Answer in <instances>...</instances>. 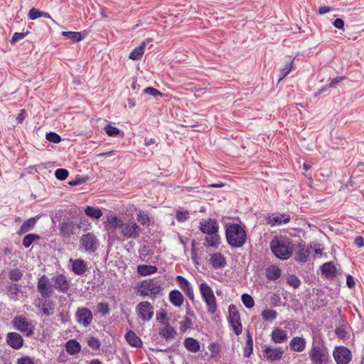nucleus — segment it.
<instances>
[{"mask_svg": "<svg viewBox=\"0 0 364 364\" xmlns=\"http://www.w3.org/2000/svg\"><path fill=\"white\" fill-rule=\"evenodd\" d=\"M105 226L109 230H118L124 239H136L142 232L134 220H124L111 211L106 215Z\"/></svg>", "mask_w": 364, "mask_h": 364, "instance_id": "obj_1", "label": "nucleus"}, {"mask_svg": "<svg viewBox=\"0 0 364 364\" xmlns=\"http://www.w3.org/2000/svg\"><path fill=\"white\" fill-rule=\"evenodd\" d=\"M270 249L276 257L287 260L292 255L294 244L287 237L275 236L270 242Z\"/></svg>", "mask_w": 364, "mask_h": 364, "instance_id": "obj_2", "label": "nucleus"}, {"mask_svg": "<svg viewBox=\"0 0 364 364\" xmlns=\"http://www.w3.org/2000/svg\"><path fill=\"white\" fill-rule=\"evenodd\" d=\"M225 237L228 244L233 248L242 247L247 238L245 228L237 223H230L225 226Z\"/></svg>", "mask_w": 364, "mask_h": 364, "instance_id": "obj_3", "label": "nucleus"}, {"mask_svg": "<svg viewBox=\"0 0 364 364\" xmlns=\"http://www.w3.org/2000/svg\"><path fill=\"white\" fill-rule=\"evenodd\" d=\"M163 283L162 279L158 277L144 279L138 284L137 292L142 297L154 299L163 294Z\"/></svg>", "mask_w": 364, "mask_h": 364, "instance_id": "obj_4", "label": "nucleus"}, {"mask_svg": "<svg viewBox=\"0 0 364 364\" xmlns=\"http://www.w3.org/2000/svg\"><path fill=\"white\" fill-rule=\"evenodd\" d=\"M199 290L207 306L208 312L210 314H214L217 311L218 306L213 289L207 283L203 282L199 285Z\"/></svg>", "mask_w": 364, "mask_h": 364, "instance_id": "obj_5", "label": "nucleus"}, {"mask_svg": "<svg viewBox=\"0 0 364 364\" xmlns=\"http://www.w3.org/2000/svg\"><path fill=\"white\" fill-rule=\"evenodd\" d=\"M11 323L14 328L25 336L30 337L34 333V326L23 316H15Z\"/></svg>", "mask_w": 364, "mask_h": 364, "instance_id": "obj_6", "label": "nucleus"}, {"mask_svg": "<svg viewBox=\"0 0 364 364\" xmlns=\"http://www.w3.org/2000/svg\"><path fill=\"white\" fill-rule=\"evenodd\" d=\"M80 247L89 254L96 252L100 244L97 236L92 232L83 235L80 238Z\"/></svg>", "mask_w": 364, "mask_h": 364, "instance_id": "obj_7", "label": "nucleus"}, {"mask_svg": "<svg viewBox=\"0 0 364 364\" xmlns=\"http://www.w3.org/2000/svg\"><path fill=\"white\" fill-rule=\"evenodd\" d=\"M136 312L142 321H149L154 316V308L149 301H143L136 305Z\"/></svg>", "mask_w": 364, "mask_h": 364, "instance_id": "obj_8", "label": "nucleus"}, {"mask_svg": "<svg viewBox=\"0 0 364 364\" xmlns=\"http://www.w3.org/2000/svg\"><path fill=\"white\" fill-rule=\"evenodd\" d=\"M35 306L39 309L41 316H50L54 314L55 303L49 298H38Z\"/></svg>", "mask_w": 364, "mask_h": 364, "instance_id": "obj_9", "label": "nucleus"}, {"mask_svg": "<svg viewBox=\"0 0 364 364\" xmlns=\"http://www.w3.org/2000/svg\"><path fill=\"white\" fill-rule=\"evenodd\" d=\"M37 290L43 298H50L54 293V287L50 283L48 277L43 274L38 278L37 282Z\"/></svg>", "mask_w": 364, "mask_h": 364, "instance_id": "obj_10", "label": "nucleus"}, {"mask_svg": "<svg viewBox=\"0 0 364 364\" xmlns=\"http://www.w3.org/2000/svg\"><path fill=\"white\" fill-rule=\"evenodd\" d=\"M327 357L326 348L323 345L313 344L309 351V358L312 364H323Z\"/></svg>", "mask_w": 364, "mask_h": 364, "instance_id": "obj_11", "label": "nucleus"}, {"mask_svg": "<svg viewBox=\"0 0 364 364\" xmlns=\"http://www.w3.org/2000/svg\"><path fill=\"white\" fill-rule=\"evenodd\" d=\"M229 320L230 325L237 336L242 333V327L240 321V316L235 305L231 304L228 307Z\"/></svg>", "mask_w": 364, "mask_h": 364, "instance_id": "obj_12", "label": "nucleus"}, {"mask_svg": "<svg viewBox=\"0 0 364 364\" xmlns=\"http://www.w3.org/2000/svg\"><path fill=\"white\" fill-rule=\"evenodd\" d=\"M75 319L78 323L81 324L84 327H87L92 323L93 320V315L89 309L81 307L77 309L75 313Z\"/></svg>", "mask_w": 364, "mask_h": 364, "instance_id": "obj_13", "label": "nucleus"}, {"mask_svg": "<svg viewBox=\"0 0 364 364\" xmlns=\"http://www.w3.org/2000/svg\"><path fill=\"white\" fill-rule=\"evenodd\" d=\"M53 287L60 292L66 293L70 287V281L63 274H58L53 277Z\"/></svg>", "mask_w": 364, "mask_h": 364, "instance_id": "obj_14", "label": "nucleus"}, {"mask_svg": "<svg viewBox=\"0 0 364 364\" xmlns=\"http://www.w3.org/2000/svg\"><path fill=\"white\" fill-rule=\"evenodd\" d=\"M333 358L337 364H348L351 360V353L346 347L339 346L333 352Z\"/></svg>", "mask_w": 364, "mask_h": 364, "instance_id": "obj_15", "label": "nucleus"}, {"mask_svg": "<svg viewBox=\"0 0 364 364\" xmlns=\"http://www.w3.org/2000/svg\"><path fill=\"white\" fill-rule=\"evenodd\" d=\"M199 229L205 235H212L218 232L219 225L215 219H203L200 221Z\"/></svg>", "mask_w": 364, "mask_h": 364, "instance_id": "obj_16", "label": "nucleus"}, {"mask_svg": "<svg viewBox=\"0 0 364 364\" xmlns=\"http://www.w3.org/2000/svg\"><path fill=\"white\" fill-rule=\"evenodd\" d=\"M284 354V350L281 347H271L269 346H264L263 350L264 357L269 361H275L280 359Z\"/></svg>", "mask_w": 364, "mask_h": 364, "instance_id": "obj_17", "label": "nucleus"}, {"mask_svg": "<svg viewBox=\"0 0 364 364\" xmlns=\"http://www.w3.org/2000/svg\"><path fill=\"white\" fill-rule=\"evenodd\" d=\"M311 247H306L302 244L294 245L295 259L299 262H306L311 253Z\"/></svg>", "mask_w": 364, "mask_h": 364, "instance_id": "obj_18", "label": "nucleus"}, {"mask_svg": "<svg viewBox=\"0 0 364 364\" xmlns=\"http://www.w3.org/2000/svg\"><path fill=\"white\" fill-rule=\"evenodd\" d=\"M23 338L18 333L9 332L6 335L7 344L14 349L18 350L23 346Z\"/></svg>", "mask_w": 364, "mask_h": 364, "instance_id": "obj_19", "label": "nucleus"}, {"mask_svg": "<svg viewBox=\"0 0 364 364\" xmlns=\"http://www.w3.org/2000/svg\"><path fill=\"white\" fill-rule=\"evenodd\" d=\"M209 257V264L215 269H223L227 264L225 257L220 252L210 254Z\"/></svg>", "mask_w": 364, "mask_h": 364, "instance_id": "obj_20", "label": "nucleus"}, {"mask_svg": "<svg viewBox=\"0 0 364 364\" xmlns=\"http://www.w3.org/2000/svg\"><path fill=\"white\" fill-rule=\"evenodd\" d=\"M69 262L72 265V271L76 275H83L87 270V264L82 259H70Z\"/></svg>", "mask_w": 364, "mask_h": 364, "instance_id": "obj_21", "label": "nucleus"}, {"mask_svg": "<svg viewBox=\"0 0 364 364\" xmlns=\"http://www.w3.org/2000/svg\"><path fill=\"white\" fill-rule=\"evenodd\" d=\"M176 281L178 283L181 289L185 292L188 299L191 301H193L194 292L190 282L181 275H178L176 277Z\"/></svg>", "mask_w": 364, "mask_h": 364, "instance_id": "obj_22", "label": "nucleus"}, {"mask_svg": "<svg viewBox=\"0 0 364 364\" xmlns=\"http://www.w3.org/2000/svg\"><path fill=\"white\" fill-rule=\"evenodd\" d=\"M290 221V216L288 214L269 215L267 219V223L271 226L281 225L282 224H287Z\"/></svg>", "mask_w": 364, "mask_h": 364, "instance_id": "obj_23", "label": "nucleus"}, {"mask_svg": "<svg viewBox=\"0 0 364 364\" xmlns=\"http://www.w3.org/2000/svg\"><path fill=\"white\" fill-rule=\"evenodd\" d=\"M39 216H36L33 218H30L24 221V223L21 225L17 234L18 235H22L23 234L28 232L32 230L38 221Z\"/></svg>", "mask_w": 364, "mask_h": 364, "instance_id": "obj_24", "label": "nucleus"}, {"mask_svg": "<svg viewBox=\"0 0 364 364\" xmlns=\"http://www.w3.org/2000/svg\"><path fill=\"white\" fill-rule=\"evenodd\" d=\"M151 38H147L139 46L135 48L130 53L129 58L133 60H139L141 59L144 53V48L147 43L151 42Z\"/></svg>", "mask_w": 364, "mask_h": 364, "instance_id": "obj_25", "label": "nucleus"}, {"mask_svg": "<svg viewBox=\"0 0 364 364\" xmlns=\"http://www.w3.org/2000/svg\"><path fill=\"white\" fill-rule=\"evenodd\" d=\"M204 245L207 247H210L215 249L218 248L220 242V237L218 232L212 235H206L204 238Z\"/></svg>", "mask_w": 364, "mask_h": 364, "instance_id": "obj_26", "label": "nucleus"}, {"mask_svg": "<svg viewBox=\"0 0 364 364\" xmlns=\"http://www.w3.org/2000/svg\"><path fill=\"white\" fill-rule=\"evenodd\" d=\"M168 299L170 302L176 307L183 305L184 298L183 294L178 290H172L169 292Z\"/></svg>", "mask_w": 364, "mask_h": 364, "instance_id": "obj_27", "label": "nucleus"}, {"mask_svg": "<svg viewBox=\"0 0 364 364\" xmlns=\"http://www.w3.org/2000/svg\"><path fill=\"white\" fill-rule=\"evenodd\" d=\"M306 343V340L304 338L296 336L291 340L289 346L294 351L301 352L305 349Z\"/></svg>", "mask_w": 364, "mask_h": 364, "instance_id": "obj_28", "label": "nucleus"}, {"mask_svg": "<svg viewBox=\"0 0 364 364\" xmlns=\"http://www.w3.org/2000/svg\"><path fill=\"white\" fill-rule=\"evenodd\" d=\"M67 353L71 355H75L80 352L81 345L75 339L69 340L65 345Z\"/></svg>", "mask_w": 364, "mask_h": 364, "instance_id": "obj_29", "label": "nucleus"}, {"mask_svg": "<svg viewBox=\"0 0 364 364\" xmlns=\"http://www.w3.org/2000/svg\"><path fill=\"white\" fill-rule=\"evenodd\" d=\"M271 338L275 343H282L287 340V334L286 331L277 328L272 331Z\"/></svg>", "mask_w": 364, "mask_h": 364, "instance_id": "obj_30", "label": "nucleus"}, {"mask_svg": "<svg viewBox=\"0 0 364 364\" xmlns=\"http://www.w3.org/2000/svg\"><path fill=\"white\" fill-rule=\"evenodd\" d=\"M322 275L326 278H332L336 275V269L331 262H326L321 267Z\"/></svg>", "mask_w": 364, "mask_h": 364, "instance_id": "obj_31", "label": "nucleus"}, {"mask_svg": "<svg viewBox=\"0 0 364 364\" xmlns=\"http://www.w3.org/2000/svg\"><path fill=\"white\" fill-rule=\"evenodd\" d=\"M125 338L127 341V343L132 346H134V347H136V348H139V347H141L142 346V341L140 339V338L136 335V333L134 332H133L132 331H129L126 334H125Z\"/></svg>", "mask_w": 364, "mask_h": 364, "instance_id": "obj_32", "label": "nucleus"}, {"mask_svg": "<svg viewBox=\"0 0 364 364\" xmlns=\"http://www.w3.org/2000/svg\"><path fill=\"white\" fill-rule=\"evenodd\" d=\"M184 346L191 353H197L200 350V343L199 342L193 338H186L184 340Z\"/></svg>", "mask_w": 364, "mask_h": 364, "instance_id": "obj_33", "label": "nucleus"}, {"mask_svg": "<svg viewBox=\"0 0 364 364\" xmlns=\"http://www.w3.org/2000/svg\"><path fill=\"white\" fill-rule=\"evenodd\" d=\"M158 268L154 265L140 264L137 267V272L141 276H147L154 274Z\"/></svg>", "mask_w": 364, "mask_h": 364, "instance_id": "obj_34", "label": "nucleus"}, {"mask_svg": "<svg viewBox=\"0 0 364 364\" xmlns=\"http://www.w3.org/2000/svg\"><path fill=\"white\" fill-rule=\"evenodd\" d=\"M280 276L281 270L278 267L275 265H271L267 268L266 277L269 280H276L279 279Z\"/></svg>", "mask_w": 364, "mask_h": 364, "instance_id": "obj_35", "label": "nucleus"}, {"mask_svg": "<svg viewBox=\"0 0 364 364\" xmlns=\"http://www.w3.org/2000/svg\"><path fill=\"white\" fill-rule=\"evenodd\" d=\"M159 336L166 340L172 338L176 335V331L170 325H166V327L159 330Z\"/></svg>", "mask_w": 364, "mask_h": 364, "instance_id": "obj_36", "label": "nucleus"}, {"mask_svg": "<svg viewBox=\"0 0 364 364\" xmlns=\"http://www.w3.org/2000/svg\"><path fill=\"white\" fill-rule=\"evenodd\" d=\"M74 225L73 223L65 222L60 225V234L64 237H69L73 233Z\"/></svg>", "mask_w": 364, "mask_h": 364, "instance_id": "obj_37", "label": "nucleus"}, {"mask_svg": "<svg viewBox=\"0 0 364 364\" xmlns=\"http://www.w3.org/2000/svg\"><path fill=\"white\" fill-rule=\"evenodd\" d=\"M85 213L93 219H99L102 215V212L100 208L90 206H87L85 209Z\"/></svg>", "mask_w": 364, "mask_h": 364, "instance_id": "obj_38", "label": "nucleus"}, {"mask_svg": "<svg viewBox=\"0 0 364 364\" xmlns=\"http://www.w3.org/2000/svg\"><path fill=\"white\" fill-rule=\"evenodd\" d=\"M136 216L137 220L141 225L148 226L150 224V217L146 212L138 210Z\"/></svg>", "mask_w": 364, "mask_h": 364, "instance_id": "obj_39", "label": "nucleus"}, {"mask_svg": "<svg viewBox=\"0 0 364 364\" xmlns=\"http://www.w3.org/2000/svg\"><path fill=\"white\" fill-rule=\"evenodd\" d=\"M253 353V341L249 332L247 335V342L244 348V357L249 358Z\"/></svg>", "mask_w": 364, "mask_h": 364, "instance_id": "obj_40", "label": "nucleus"}, {"mask_svg": "<svg viewBox=\"0 0 364 364\" xmlns=\"http://www.w3.org/2000/svg\"><path fill=\"white\" fill-rule=\"evenodd\" d=\"M41 238L38 235L29 233L26 235L23 239V245L26 248H28L35 240Z\"/></svg>", "mask_w": 364, "mask_h": 364, "instance_id": "obj_41", "label": "nucleus"}, {"mask_svg": "<svg viewBox=\"0 0 364 364\" xmlns=\"http://www.w3.org/2000/svg\"><path fill=\"white\" fill-rule=\"evenodd\" d=\"M7 289L10 293L11 299L16 300L21 291V287L17 284L13 283L8 286Z\"/></svg>", "mask_w": 364, "mask_h": 364, "instance_id": "obj_42", "label": "nucleus"}, {"mask_svg": "<svg viewBox=\"0 0 364 364\" xmlns=\"http://www.w3.org/2000/svg\"><path fill=\"white\" fill-rule=\"evenodd\" d=\"M63 36L68 39L72 40L73 42H79L82 39L81 33L73 31H63Z\"/></svg>", "mask_w": 364, "mask_h": 364, "instance_id": "obj_43", "label": "nucleus"}, {"mask_svg": "<svg viewBox=\"0 0 364 364\" xmlns=\"http://www.w3.org/2000/svg\"><path fill=\"white\" fill-rule=\"evenodd\" d=\"M262 318L265 321H273L277 316V312L272 309H265L262 312Z\"/></svg>", "mask_w": 364, "mask_h": 364, "instance_id": "obj_44", "label": "nucleus"}, {"mask_svg": "<svg viewBox=\"0 0 364 364\" xmlns=\"http://www.w3.org/2000/svg\"><path fill=\"white\" fill-rule=\"evenodd\" d=\"M23 277V272L18 268L12 269L9 272V277L13 282L19 281Z\"/></svg>", "mask_w": 364, "mask_h": 364, "instance_id": "obj_45", "label": "nucleus"}, {"mask_svg": "<svg viewBox=\"0 0 364 364\" xmlns=\"http://www.w3.org/2000/svg\"><path fill=\"white\" fill-rule=\"evenodd\" d=\"M242 301L245 307L251 309L255 305V301L252 297L248 294H243L242 295Z\"/></svg>", "mask_w": 364, "mask_h": 364, "instance_id": "obj_46", "label": "nucleus"}, {"mask_svg": "<svg viewBox=\"0 0 364 364\" xmlns=\"http://www.w3.org/2000/svg\"><path fill=\"white\" fill-rule=\"evenodd\" d=\"M293 63H294V60L289 62L287 64L286 67L281 70L280 75L279 76V81H281L282 80H283L286 76H287L289 74V73L291 71V70L293 68H292Z\"/></svg>", "mask_w": 364, "mask_h": 364, "instance_id": "obj_47", "label": "nucleus"}, {"mask_svg": "<svg viewBox=\"0 0 364 364\" xmlns=\"http://www.w3.org/2000/svg\"><path fill=\"white\" fill-rule=\"evenodd\" d=\"M189 218V212L186 210H177L176 212V219L178 222H184Z\"/></svg>", "mask_w": 364, "mask_h": 364, "instance_id": "obj_48", "label": "nucleus"}, {"mask_svg": "<svg viewBox=\"0 0 364 364\" xmlns=\"http://www.w3.org/2000/svg\"><path fill=\"white\" fill-rule=\"evenodd\" d=\"M192 321L191 319L187 316H186L181 322H180V331L181 332H186L188 329L191 327Z\"/></svg>", "mask_w": 364, "mask_h": 364, "instance_id": "obj_49", "label": "nucleus"}, {"mask_svg": "<svg viewBox=\"0 0 364 364\" xmlns=\"http://www.w3.org/2000/svg\"><path fill=\"white\" fill-rule=\"evenodd\" d=\"M104 129L106 134L109 136H116L120 132V130L118 128L113 127L110 124L106 125Z\"/></svg>", "mask_w": 364, "mask_h": 364, "instance_id": "obj_50", "label": "nucleus"}, {"mask_svg": "<svg viewBox=\"0 0 364 364\" xmlns=\"http://www.w3.org/2000/svg\"><path fill=\"white\" fill-rule=\"evenodd\" d=\"M87 345L92 349L97 350L100 348L101 343L100 340L94 336H91L87 339Z\"/></svg>", "mask_w": 364, "mask_h": 364, "instance_id": "obj_51", "label": "nucleus"}, {"mask_svg": "<svg viewBox=\"0 0 364 364\" xmlns=\"http://www.w3.org/2000/svg\"><path fill=\"white\" fill-rule=\"evenodd\" d=\"M68 171L65 168H58L55 171V177L60 181L65 180L68 176Z\"/></svg>", "mask_w": 364, "mask_h": 364, "instance_id": "obj_52", "label": "nucleus"}, {"mask_svg": "<svg viewBox=\"0 0 364 364\" xmlns=\"http://www.w3.org/2000/svg\"><path fill=\"white\" fill-rule=\"evenodd\" d=\"M287 284L294 288H298L301 284V282L296 276L291 275L287 278Z\"/></svg>", "mask_w": 364, "mask_h": 364, "instance_id": "obj_53", "label": "nucleus"}, {"mask_svg": "<svg viewBox=\"0 0 364 364\" xmlns=\"http://www.w3.org/2000/svg\"><path fill=\"white\" fill-rule=\"evenodd\" d=\"M98 311L103 315H107L109 314L110 309L109 304L105 302H100L97 304Z\"/></svg>", "mask_w": 364, "mask_h": 364, "instance_id": "obj_54", "label": "nucleus"}, {"mask_svg": "<svg viewBox=\"0 0 364 364\" xmlns=\"http://www.w3.org/2000/svg\"><path fill=\"white\" fill-rule=\"evenodd\" d=\"M28 33V32H27V33H18V32L14 33L11 41H10V43L12 45H15L17 42L23 39L26 36Z\"/></svg>", "mask_w": 364, "mask_h": 364, "instance_id": "obj_55", "label": "nucleus"}, {"mask_svg": "<svg viewBox=\"0 0 364 364\" xmlns=\"http://www.w3.org/2000/svg\"><path fill=\"white\" fill-rule=\"evenodd\" d=\"M46 139L53 143H59L61 141L60 136L55 132H49L46 134Z\"/></svg>", "mask_w": 364, "mask_h": 364, "instance_id": "obj_56", "label": "nucleus"}, {"mask_svg": "<svg viewBox=\"0 0 364 364\" xmlns=\"http://www.w3.org/2000/svg\"><path fill=\"white\" fill-rule=\"evenodd\" d=\"M41 17V11L36 8H32L28 11V18L31 20H35Z\"/></svg>", "mask_w": 364, "mask_h": 364, "instance_id": "obj_57", "label": "nucleus"}, {"mask_svg": "<svg viewBox=\"0 0 364 364\" xmlns=\"http://www.w3.org/2000/svg\"><path fill=\"white\" fill-rule=\"evenodd\" d=\"M58 316L63 323H68L70 321L69 312L68 311H63L60 312Z\"/></svg>", "mask_w": 364, "mask_h": 364, "instance_id": "obj_58", "label": "nucleus"}, {"mask_svg": "<svg viewBox=\"0 0 364 364\" xmlns=\"http://www.w3.org/2000/svg\"><path fill=\"white\" fill-rule=\"evenodd\" d=\"M16 364H34L33 359L29 356L25 355L19 358L16 360Z\"/></svg>", "mask_w": 364, "mask_h": 364, "instance_id": "obj_59", "label": "nucleus"}, {"mask_svg": "<svg viewBox=\"0 0 364 364\" xmlns=\"http://www.w3.org/2000/svg\"><path fill=\"white\" fill-rule=\"evenodd\" d=\"M144 92L154 97L161 95V93L158 90L151 87H149L144 89Z\"/></svg>", "mask_w": 364, "mask_h": 364, "instance_id": "obj_60", "label": "nucleus"}, {"mask_svg": "<svg viewBox=\"0 0 364 364\" xmlns=\"http://www.w3.org/2000/svg\"><path fill=\"white\" fill-rule=\"evenodd\" d=\"M345 78L346 77L343 76L336 77L331 80V82L329 83V85L327 87H334L338 83L344 80Z\"/></svg>", "mask_w": 364, "mask_h": 364, "instance_id": "obj_61", "label": "nucleus"}, {"mask_svg": "<svg viewBox=\"0 0 364 364\" xmlns=\"http://www.w3.org/2000/svg\"><path fill=\"white\" fill-rule=\"evenodd\" d=\"M333 24L336 28L340 30L343 29L344 28V22L341 18H336L333 21Z\"/></svg>", "mask_w": 364, "mask_h": 364, "instance_id": "obj_62", "label": "nucleus"}, {"mask_svg": "<svg viewBox=\"0 0 364 364\" xmlns=\"http://www.w3.org/2000/svg\"><path fill=\"white\" fill-rule=\"evenodd\" d=\"M336 335L341 338H345L346 336V331L341 328H336L335 330Z\"/></svg>", "mask_w": 364, "mask_h": 364, "instance_id": "obj_63", "label": "nucleus"}, {"mask_svg": "<svg viewBox=\"0 0 364 364\" xmlns=\"http://www.w3.org/2000/svg\"><path fill=\"white\" fill-rule=\"evenodd\" d=\"M354 243L358 247H359V248L363 247L364 246V240H363V237H361V236L356 237L355 238Z\"/></svg>", "mask_w": 364, "mask_h": 364, "instance_id": "obj_64", "label": "nucleus"}]
</instances>
